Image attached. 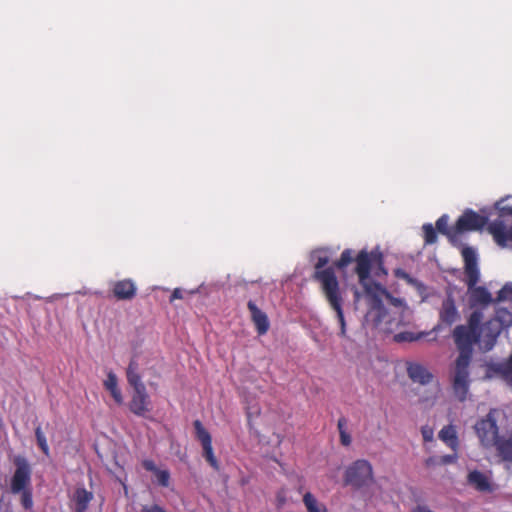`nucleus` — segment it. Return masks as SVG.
I'll list each match as a JSON object with an SVG mask.
<instances>
[{
  "label": "nucleus",
  "mask_w": 512,
  "mask_h": 512,
  "mask_svg": "<svg viewBox=\"0 0 512 512\" xmlns=\"http://www.w3.org/2000/svg\"><path fill=\"white\" fill-rule=\"evenodd\" d=\"M329 262L327 256L318 257L315 263L314 280L321 284L322 292L329 303L330 307L335 311L338 323L340 325L339 335L346 336V321L343 312V298L340 292L338 279L332 267L324 268Z\"/></svg>",
  "instance_id": "1"
},
{
  "label": "nucleus",
  "mask_w": 512,
  "mask_h": 512,
  "mask_svg": "<svg viewBox=\"0 0 512 512\" xmlns=\"http://www.w3.org/2000/svg\"><path fill=\"white\" fill-rule=\"evenodd\" d=\"M127 381L134 390L144 389L145 385L141 381V376L138 373V364L136 361H130L126 371Z\"/></svg>",
  "instance_id": "25"
},
{
  "label": "nucleus",
  "mask_w": 512,
  "mask_h": 512,
  "mask_svg": "<svg viewBox=\"0 0 512 512\" xmlns=\"http://www.w3.org/2000/svg\"><path fill=\"white\" fill-rule=\"evenodd\" d=\"M16 470L11 480V492L18 494L30 483V468L24 459H19L16 462Z\"/></svg>",
  "instance_id": "12"
},
{
  "label": "nucleus",
  "mask_w": 512,
  "mask_h": 512,
  "mask_svg": "<svg viewBox=\"0 0 512 512\" xmlns=\"http://www.w3.org/2000/svg\"><path fill=\"white\" fill-rule=\"evenodd\" d=\"M459 355L456 359L455 372H468V367L471 362L473 350L458 349Z\"/></svg>",
  "instance_id": "27"
},
{
  "label": "nucleus",
  "mask_w": 512,
  "mask_h": 512,
  "mask_svg": "<svg viewBox=\"0 0 512 512\" xmlns=\"http://www.w3.org/2000/svg\"><path fill=\"white\" fill-rule=\"evenodd\" d=\"M464 260V269L466 275V284L469 292V302L474 306H487L492 302L491 293L484 286H476L479 281L480 273L477 265V256L473 248L464 247L462 249Z\"/></svg>",
  "instance_id": "2"
},
{
  "label": "nucleus",
  "mask_w": 512,
  "mask_h": 512,
  "mask_svg": "<svg viewBox=\"0 0 512 512\" xmlns=\"http://www.w3.org/2000/svg\"><path fill=\"white\" fill-rule=\"evenodd\" d=\"M366 297L368 302V312L366 317L370 318L375 326L381 324L387 316V309L382 301L383 297H385L389 303L395 307H400L404 303L402 299L394 297L380 283L373 284L372 287L367 288Z\"/></svg>",
  "instance_id": "3"
},
{
  "label": "nucleus",
  "mask_w": 512,
  "mask_h": 512,
  "mask_svg": "<svg viewBox=\"0 0 512 512\" xmlns=\"http://www.w3.org/2000/svg\"><path fill=\"white\" fill-rule=\"evenodd\" d=\"M344 481L356 489L373 482L372 465L364 459L354 461L345 471Z\"/></svg>",
  "instance_id": "7"
},
{
  "label": "nucleus",
  "mask_w": 512,
  "mask_h": 512,
  "mask_svg": "<svg viewBox=\"0 0 512 512\" xmlns=\"http://www.w3.org/2000/svg\"><path fill=\"white\" fill-rule=\"evenodd\" d=\"M493 447L502 461L512 463V433L509 437H499Z\"/></svg>",
  "instance_id": "19"
},
{
  "label": "nucleus",
  "mask_w": 512,
  "mask_h": 512,
  "mask_svg": "<svg viewBox=\"0 0 512 512\" xmlns=\"http://www.w3.org/2000/svg\"><path fill=\"white\" fill-rule=\"evenodd\" d=\"M411 512H434L426 505H417Z\"/></svg>",
  "instance_id": "42"
},
{
  "label": "nucleus",
  "mask_w": 512,
  "mask_h": 512,
  "mask_svg": "<svg viewBox=\"0 0 512 512\" xmlns=\"http://www.w3.org/2000/svg\"><path fill=\"white\" fill-rule=\"evenodd\" d=\"M142 467L149 471V472H152L155 476V482L157 483V485H159L160 487H169L170 485V480H171V475H170V472L169 470L167 469H159L155 462L151 459H144L142 461Z\"/></svg>",
  "instance_id": "18"
},
{
  "label": "nucleus",
  "mask_w": 512,
  "mask_h": 512,
  "mask_svg": "<svg viewBox=\"0 0 512 512\" xmlns=\"http://www.w3.org/2000/svg\"><path fill=\"white\" fill-rule=\"evenodd\" d=\"M93 493L86 490L84 487L76 488L73 500L75 502L76 511H87L90 502L93 500Z\"/></svg>",
  "instance_id": "23"
},
{
  "label": "nucleus",
  "mask_w": 512,
  "mask_h": 512,
  "mask_svg": "<svg viewBox=\"0 0 512 512\" xmlns=\"http://www.w3.org/2000/svg\"><path fill=\"white\" fill-rule=\"evenodd\" d=\"M112 294L117 300L130 301L137 294V286L132 279L118 280L113 283Z\"/></svg>",
  "instance_id": "13"
},
{
  "label": "nucleus",
  "mask_w": 512,
  "mask_h": 512,
  "mask_svg": "<svg viewBox=\"0 0 512 512\" xmlns=\"http://www.w3.org/2000/svg\"><path fill=\"white\" fill-rule=\"evenodd\" d=\"M488 231L492 234L494 241L500 247H506L509 243L512 244V226L506 228L503 221H493L489 224Z\"/></svg>",
  "instance_id": "14"
},
{
  "label": "nucleus",
  "mask_w": 512,
  "mask_h": 512,
  "mask_svg": "<svg viewBox=\"0 0 512 512\" xmlns=\"http://www.w3.org/2000/svg\"><path fill=\"white\" fill-rule=\"evenodd\" d=\"M460 319V313L457 309L452 295H448L442 302L439 309V322L433 331H439L442 326L450 327Z\"/></svg>",
  "instance_id": "11"
},
{
  "label": "nucleus",
  "mask_w": 512,
  "mask_h": 512,
  "mask_svg": "<svg viewBox=\"0 0 512 512\" xmlns=\"http://www.w3.org/2000/svg\"><path fill=\"white\" fill-rule=\"evenodd\" d=\"M406 370L408 377L415 383H419L421 385H426L433 380V374L428 371V369L420 363L417 362H407Z\"/></svg>",
  "instance_id": "17"
},
{
  "label": "nucleus",
  "mask_w": 512,
  "mask_h": 512,
  "mask_svg": "<svg viewBox=\"0 0 512 512\" xmlns=\"http://www.w3.org/2000/svg\"><path fill=\"white\" fill-rule=\"evenodd\" d=\"M352 261H355L353 258V251L351 249H345L340 255V258L334 263L335 267L338 269H344L347 267Z\"/></svg>",
  "instance_id": "30"
},
{
  "label": "nucleus",
  "mask_w": 512,
  "mask_h": 512,
  "mask_svg": "<svg viewBox=\"0 0 512 512\" xmlns=\"http://www.w3.org/2000/svg\"><path fill=\"white\" fill-rule=\"evenodd\" d=\"M423 233H424V242L427 245H431L436 243L437 241V230L433 227L432 224L427 223L424 224L423 227Z\"/></svg>",
  "instance_id": "31"
},
{
  "label": "nucleus",
  "mask_w": 512,
  "mask_h": 512,
  "mask_svg": "<svg viewBox=\"0 0 512 512\" xmlns=\"http://www.w3.org/2000/svg\"><path fill=\"white\" fill-rule=\"evenodd\" d=\"M467 482L480 492H490L491 484L485 474L478 470L471 471L467 476Z\"/></svg>",
  "instance_id": "20"
},
{
  "label": "nucleus",
  "mask_w": 512,
  "mask_h": 512,
  "mask_svg": "<svg viewBox=\"0 0 512 512\" xmlns=\"http://www.w3.org/2000/svg\"><path fill=\"white\" fill-rule=\"evenodd\" d=\"M183 294L180 288H175L170 296V302L172 303L176 299H182Z\"/></svg>",
  "instance_id": "40"
},
{
  "label": "nucleus",
  "mask_w": 512,
  "mask_h": 512,
  "mask_svg": "<svg viewBox=\"0 0 512 512\" xmlns=\"http://www.w3.org/2000/svg\"><path fill=\"white\" fill-rule=\"evenodd\" d=\"M355 273L358 276L359 284L363 287L365 294L367 288L372 287L373 284H378L371 279L370 273L373 265L378 266V270L383 274H387L383 267V254L378 250L374 249L370 252L363 249L355 257Z\"/></svg>",
  "instance_id": "5"
},
{
  "label": "nucleus",
  "mask_w": 512,
  "mask_h": 512,
  "mask_svg": "<svg viewBox=\"0 0 512 512\" xmlns=\"http://www.w3.org/2000/svg\"><path fill=\"white\" fill-rule=\"evenodd\" d=\"M488 223L486 216L480 215L477 212L467 209L457 219L455 223V230L458 235L465 231H476L482 229Z\"/></svg>",
  "instance_id": "10"
},
{
  "label": "nucleus",
  "mask_w": 512,
  "mask_h": 512,
  "mask_svg": "<svg viewBox=\"0 0 512 512\" xmlns=\"http://www.w3.org/2000/svg\"><path fill=\"white\" fill-rule=\"evenodd\" d=\"M422 435H423L424 441L427 442V441H431L432 440V437H433L432 430L423 429L422 430Z\"/></svg>",
  "instance_id": "43"
},
{
  "label": "nucleus",
  "mask_w": 512,
  "mask_h": 512,
  "mask_svg": "<svg viewBox=\"0 0 512 512\" xmlns=\"http://www.w3.org/2000/svg\"><path fill=\"white\" fill-rule=\"evenodd\" d=\"M498 301H511L512 300V283L505 284L497 294Z\"/></svg>",
  "instance_id": "33"
},
{
  "label": "nucleus",
  "mask_w": 512,
  "mask_h": 512,
  "mask_svg": "<svg viewBox=\"0 0 512 512\" xmlns=\"http://www.w3.org/2000/svg\"><path fill=\"white\" fill-rule=\"evenodd\" d=\"M247 308L250 312L251 321L255 325L258 335H264L270 328L268 316L260 308L257 307L254 301L249 300Z\"/></svg>",
  "instance_id": "15"
},
{
  "label": "nucleus",
  "mask_w": 512,
  "mask_h": 512,
  "mask_svg": "<svg viewBox=\"0 0 512 512\" xmlns=\"http://www.w3.org/2000/svg\"><path fill=\"white\" fill-rule=\"evenodd\" d=\"M448 220L449 217L446 214L439 217L438 220L436 221V230L439 233L447 236L450 242L454 243L458 236V232H456L455 230V225L453 227L448 226Z\"/></svg>",
  "instance_id": "26"
},
{
  "label": "nucleus",
  "mask_w": 512,
  "mask_h": 512,
  "mask_svg": "<svg viewBox=\"0 0 512 512\" xmlns=\"http://www.w3.org/2000/svg\"><path fill=\"white\" fill-rule=\"evenodd\" d=\"M21 504L25 509H31L33 506L32 493L30 490L21 491Z\"/></svg>",
  "instance_id": "34"
},
{
  "label": "nucleus",
  "mask_w": 512,
  "mask_h": 512,
  "mask_svg": "<svg viewBox=\"0 0 512 512\" xmlns=\"http://www.w3.org/2000/svg\"><path fill=\"white\" fill-rule=\"evenodd\" d=\"M512 325V313L505 308L498 309L495 315L479 325L478 331L481 332V346L485 351L491 350L499 335L504 329Z\"/></svg>",
  "instance_id": "4"
},
{
  "label": "nucleus",
  "mask_w": 512,
  "mask_h": 512,
  "mask_svg": "<svg viewBox=\"0 0 512 512\" xmlns=\"http://www.w3.org/2000/svg\"><path fill=\"white\" fill-rule=\"evenodd\" d=\"M340 435V442L343 446H349L351 444V436L347 431H341Z\"/></svg>",
  "instance_id": "37"
},
{
  "label": "nucleus",
  "mask_w": 512,
  "mask_h": 512,
  "mask_svg": "<svg viewBox=\"0 0 512 512\" xmlns=\"http://www.w3.org/2000/svg\"><path fill=\"white\" fill-rule=\"evenodd\" d=\"M504 199L495 203V208L499 211L501 217L512 216V206L503 205Z\"/></svg>",
  "instance_id": "35"
},
{
  "label": "nucleus",
  "mask_w": 512,
  "mask_h": 512,
  "mask_svg": "<svg viewBox=\"0 0 512 512\" xmlns=\"http://www.w3.org/2000/svg\"><path fill=\"white\" fill-rule=\"evenodd\" d=\"M346 426H347L346 418H344V417L339 418L338 423H337V428H338L339 434L341 433V431H346Z\"/></svg>",
  "instance_id": "41"
},
{
  "label": "nucleus",
  "mask_w": 512,
  "mask_h": 512,
  "mask_svg": "<svg viewBox=\"0 0 512 512\" xmlns=\"http://www.w3.org/2000/svg\"><path fill=\"white\" fill-rule=\"evenodd\" d=\"M195 429V437L201 443L203 449V457L215 470H219V463L214 455L212 447V437L210 433L205 429L200 420L193 422Z\"/></svg>",
  "instance_id": "9"
},
{
  "label": "nucleus",
  "mask_w": 512,
  "mask_h": 512,
  "mask_svg": "<svg viewBox=\"0 0 512 512\" xmlns=\"http://www.w3.org/2000/svg\"><path fill=\"white\" fill-rule=\"evenodd\" d=\"M468 372H455L453 390L459 401H464L468 393Z\"/></svg>",
  "instance_id": "21"
},
{
  "label": "nucleus",
  "mask_w": 512,
  "mask_h": 512,
  "mask_svg": "<svg viewBox=\"0 0 512 512\" xmlns=\"http://www.w3.org/2000/svg\"><path fill=\"white\" fill-rule=\"evenodd\" d=\"M496 409H491L488 414L478 420L474 426L475 433L481 445L485 448L493 447V444L500 437L496 420Z\"/></svg>",
  "instance_id": "8"
},
{
  "label": "nucleus",
  "mask_w": 512,
  "mask_h": 512,
  "mask_svg": "<svg viewBox=\"0 0 512 512\" xmlns=\"http://www.w3.org/2000/svg\"><path fill=\"white\" fill-rule=\"evenodd\" d=\"M438 461H439V456H431L425 460V465L427 467L436 466V465H439Z\"/></svg>",
  "instance_id": "39"
},
{
  "label": "nucleus",
  "mask_w": 512,
  "mask_h": 512,
  "mask_svg": "<svg viewBox=\"0 0 512 512\" xmlns=\"http://www.w3.org/2000/svg\"><path fill=\"white\" fill-rule=\"evenodd\" d=\"M150 399L146 388L134 390L133 396L129 403L130 411L137 416H145L150 411Z\"/></svg>",
  "instance_id": "16"
},
{
  "label": "nucleus",
  "mask_w": 512,
  "mask_h": 512,
  "mask_svg": "<svg viewBox=\"0 0 512 512\" xmlns=\"http://www.w3.org/2000/svg\"><path fill=\"white\" fill-rule=\"evenodd\" d=\"M35 437L37 440L38 447L41 449V451L48 456L49 455V446L45 437V434L43 433L40 426H38L35 429Z\"/></svg>",
  "instance_id": "32"
},
{
  "label": "nucleus",
  "mask_w": 512,
  "mask_h": 512,
  "mask_svg": "<svg viewBox=\"0 0 512 512\" xmlns=\"http://www.w3.org/2000/svg\"><path fill=\"white\" fill-rule=\"evenodd\" d=\"M483 314L481 311H473L466 325H457L452 333L457 349L473 350L475 344H481V332L478 331Z\"/></svg>",
  "instance_id": "6"
},
{
  "label": "nucleus",
  "mask_w": 512,
  "mask_h": 512,
  "mask_svg": "<svg viewBox=\"0 0 512 512\" xmlns=\"http://www.w3.org/2000/svg\"><path fill=\"white\" fill-rule=\"evenodd\" d=\"M105 389L110 392L111 396L117 404L123 403V396L118 387V379L114 372L110 371L103 383Z\"/></svg>",
  "instance_id": "24"
},
{
  "label": "nucleus",
  "mask_w": 512,
  "mask_h": 512,
  "mask_svg": "<svg viewBox=\"0 0 512 512\" xmlns=\"http://www.w3.org/2000/svg\"><path fill=\"white\" fill-rule=\"evenodd\" d=\"M438 437L441 441H443L453 451L458 450L459 440H458V436H457V431L453 425L450 424V425L444 426L440 430Z\"/></svg>",
  "instance_id": "22"
},
{
  "label": "nucleus",
  "mask_w": 512,
  "mask_h": 512,
  "mask_svg": "<svg viewBox=\"0 0 512 512\" xmlns=\"http://www.w3.org/2000/svg\"><path fill=\"white\" fill-rule=\"evenodd\" d=\"M457 459H458L457 451H454L453 454L439 456L438 463H439V466L453 464L457 461Z\"/></svg>",
  "instance_id": "36"
},
{
  "label": "nucleus",
  "mask_w": 512,
  "mask_h": 512,
  "mask_svg": "<svg viewBox=\"0 0 512 512\" xmlns=\"http://www.w3.org/2000/svg\"><path fill=\"white\" fill-rule=\"evenodd\" d=\"M303 503L308 512H327L326 507L319 504L317 499L310 492L304 494Z\"/></svg>",
  "instance_id": "28"
},
{
  "label": "nucleus",
  "mask_w": 512,
  "mask_h": 512,
  "mask_svg": "<svg viewBox=\"0 0 512 512\" xmlns=\"http://www.w3.org/2000/svg\"><path fill=\"white\" fill-rule=\"evenodd\" d=\"M76 512H86V511H76Z\"/></svg>",
  "instance_id": "45"
},
{
  "label": "nucleus",
  "mask_w": 512,
  "mask_h": 512,
  "mask_svg": "<svg viewBox=\"0 0 512 512\" xmlns=\"http://www.w3.org/2000/svg\"><path fill=\"white\" fill-rule=\"evenodd\" d=\"M427 333H414L410 331L400 332L394 336L397 342H414L422 339Z\"/></svg>",
  "instance_id": "29"
},
{
  "label": "nucleus",
  "mask_w": 512,
  "mask_h": 512,
  "mask_svg": "<svg viewBox=\"0 0 512 512\" xmlns=\"http://www.w3.org/2000/svg\"><path fill=\"white\" fill-rule=\"evenodd\" d=\"M142 512H166L162 507L157 504L151 506H143Z\"/></svg>",
  "instance_id": "38"
},
{
  "label": "nucleus",
  "mask_w": 512,
  "mask_h": 512,
  "mask_svg": "<svg viewBox=\"0 0 512 512\" xmlns=\"http://www.w3.org/2000/svg\"><path fill=\"white\" fill-rule=\"evenodd\" d=\"M396 276H398V277H400L402 279H405V280H407L409 282L411 281V278H410L409 274L406 273L405 271L397 270L396 271Z\"/></svg>",
  "instance_id": "44"
}]
</instances>
